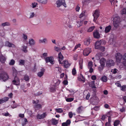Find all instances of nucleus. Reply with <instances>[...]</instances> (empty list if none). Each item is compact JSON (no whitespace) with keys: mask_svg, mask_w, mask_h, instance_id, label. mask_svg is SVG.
I'll return each mask as SVG.
<instances>
[{"mask_svg":"<svg viewBox=\"0 0 126 126\" xmlns=\"http://www.w3.org/2000/svg\"><path fill=\"white\" fill-rule=\"evenodd\" d=\"M20 80L19 78L17 76L14 77L13 80L12 81V83L13 85L18 86L20 85Z\"/></svg>","mask_w":126,"mask_h":126,"instance_id":"4","label":"nucleus"},{"mask_svg":"<svg viewBox=\"0 0 126 126\" xmlns=\"http://www.w3.org/2000/svg\"><path fill=\"white\" fill-rule=\"evenodd\" d=\"M27 46H23V51L25 53H26L27 52Z\"/></svg>","mask_w":126,"mask_h":126,"instance_id":"48","label":"nucleus"},{"mask_svg":"<svg viewBox=\"0 0 126 126\" xmlns=\"http://www.w3.org/2000/svg\"><path fill=\"white\" fill-rule=\"evenodd\" d=\"M83 108L82 106H81L78 108L77 109V111L78 113H80L83 110Z\"/></svg>","mask_w":126,"mask_h":126,"instance_id":"24","label":"nucleus"},{"mask_svg":"<svg viewBox=\"0 0 126 126\" xmlns=\"http://www.w3.org/2000/svg\"><path fill=\"white\" fill-rule=\"evenodd\" d=\"M64 66L65 68H67L70 65V64L67 60H65L64 62Z\"/></svg>","mask_w":126,"mask_h":126,"instance_id":"22","label":"nucleus"},{"mask_svg":"<svg viewBox=\"0 0 126 126\" xmlns=\"http://www.w3.org/2000/svg\"><path fill=\"white\" fill-rule=\"evenodd\" d=\"M93 66V63L92 61H90L88 63V68H90L92 67Z\"/></svg>","mask_w":126,"mask_h":126,"instance_id":"37","label":"nucleus"},{"mask_svg":"<svg viewBox=\"0 0 126 126\" xmlns=\"http://www.w3.org/2000/svg\"><path fill=\"white\" fill-rule=\"evenodd\" d=\"M89 86L91 87L93 89L96 88V87L95 86L94 83V81H91L89 83Z\"/></svg>","mask_w":126,"mask_h":126,"instance_id":"20","label":"nucleus"},{"mask_svg":"<svg viewBox=\"0 0 126 126\" xmlns=\"http://www.w3.org/2000/svg\"><path fill=\"white\" fill-rule=\"evenodd\" d=\"M85 80V78L83 75H81L79 76V81H84Z\"/></svg>","mask_w":126,"mask_h":126,"instance_id":"34","label":"nucleus"},{"mask_svg":"<svg viewBox=\"0 0 126 126\" xmlns=\"http://www.w3.org/2000/svg\"><path fill=\"white\" fill-rule=\"evenodd\" d=\"M94 109L95 111H98L99 109V107L97 106L95 107L94 108Z\"/></svg>","mask_w":126,"mask_h":126,"instance_id":"59","label":"nucleus"},{"mask_svg":"<svg viewBox=\"0 0 126 126\" xmlns=\"http://www.w3.org/2000/svg\"><path fill=\"white\" fill-rule=\"evenodd\" d=\"M100 11L98 9L94 10L93 13V16L94 17L93 21L95 22H96L100 15Z\"/></svg>","mask_w":126,"mask_h":126,"instance_id":"2","label":"nucleus"},{"mask_svg":"<svg viewBox=\"0 0 126 126\" xmlns=\"http://www.w3.org/2000/svg\"><path fill=\"white\" fill-rule=\"evenodd\" d=\"M19 65H24L25 61L23 60H20L19 61Z\"/></svg>","mask_w":126,"mask_h":126,"instance_id":"27","label":"nucleus"},{"mask_svg":"<svg viewBox=\"0 0 126 126\" xmlns=\"http://www.w3.org/2000/svg\"><path fill=\"white\" fill-rule=\"evenodd\" d=\"M105 48L104 47L100 46L98 49L100 50L102 52H103L105 51Z\"/></svg>","mask_w":126,"mask_h":126,"instance_id":"50","label":"nucleus"},{"mask_svg":"<svg viewBox=\"0 0 126 126\" xmlns=\"http://www.w3.org/2000/svg\"><path fill=\"white\" fill-rule=\"evenodd\" d=\"M45 60L47 63L50 62L52 64H54V58L52 56H50L46 58H45Z\"/></svg>","mask_w":126,"mask_h":126,"instance_id":"7","label":"nucleus"},{"mask_svg":"<svg viewBox=\"0 0 126 126\" xmlns=\"http://www.w3.org/2000/svg\"><path fill=\"white\" fill-rule=\"evenodd\" d=\"M106 62V60L104 58H102L100 60V63L101 66L104 67L105 65V62Z\"/></svg>","mask_w":126,"mask_h":126,"instance_id":"16","label":"nucleus"},{"mask_svg":"<svg viewBox=\"0 0 126 126\" xmlns=\"http://www.w3.org/2000/svg\"><path fill=\"white\" fill-rule=\"evenodd\" d=\"M13 76L15 77L17 76V75L18 73L17 71L15 68H13Z\"/></svg>","mask_w":126,"mask_h":126,"instance_id":"26","label":"nucleus"},{"mask_svg":"<svg viewBox=\"0 0 126 126\" xmlns=\"http://www.w3.org/2000/svg\"><path fill=\"white\" fill-rule=\"evenodd\" d=\"M23 38L25 40H26L27 39V36L24 34H23Z\"/></svg>","mask_w":126,"mask_h":126,"instance_id":"52","label":"nucleus"},{"mask_svg":"<svg viewBox=\"0 0 126 126\" xmlns=\"http://www.w3.org/2000/svg\"><path fill=\"white\" fill-rule=\"evenodd\" d=\"M82 21H79L77 22V25L78 27H79L80 26L82 25Z\"/></svg>","mask_w":126,"mask_h":126,"instance_id":"43","label":"nucleus"},{"mask_svg":"<svg viewBox=\"0 0 126 126\" xmlns=\"http://www.w3.org/2000/svg\"><path fill=\"white\" fill-rule=\"evenodd\" d=\"M54 49L56 51L59 52L60 51V48L59 47H57L56 46L55 47Z\"/></svg>","mask_w":126,"mask_h":126,"instance_id":"56","label":"nucleus"},{"mask_svg":"<svg viewBox=\"0 0 126 126\" xmlns=\"http://www.w3.org/2000/svg\"><path fill=\"white\" fill-rule=\"evenodd\" d=\"M78 54H74L73 56V59L75 61L77 60L78 59Z\"/></svg>","mask_w":126,"mask_h":126,"instance_id":"39","label":"nucleus"},{"mask_svg":"<svg viewBox=\"0 0 126 126\" xmlns=\"http://www.w3.org/2000/svg\"><path fill=\"white\" fill-rule=\"evenodd\" d=\"M68 115L70 118H71L73 115L72 113L71 112H69L68 113Z\"/></svg>","mask_w":126,"mask_h":126,"instance_id":"53","label":"nucleus"},{"mask_svg":"<svg viewBox=\"0 0 126 126\" xmlns=\"http://www.w3.org/2000/svg\"><path fill=\"white\" fill-rule=\"evenodd\" d=\"M92 0H86L82 2V3L83 4H86L90 2Z\"/></svg>","mask_w":126,"mask_h":126,"instance_id":"38","label":"nucleus"},{"mask_svg":"<svg viewBox=\"0 0 126 126\" xmlns=\"http://www.w3.org/2000/svg\"><path fill=\"white\" fill-rule=\"evenodd\" d=\"M121 90L123 91H125L126 89V85H124L122 86H121Z\"/></svg>","mask_w":126,"mask_h":126,"instance_id":"49","label":"nucleus"},{"mask_svg":"<svg viewBox=\"0 0 126 126\" xmlns=\"http://www.w3.org/2000/svg\"><path fill=\"white\" fill-rule=\"evenodd\" d=\"M8 97H4L0 99V104L6 102L9 99Z\"/></svg>","mask_w":126,"mask_h":126,"instance_id":"12","label":"nucleus"},{"mask_svg":"<svg viewBox=\"0 0 126 126\" xmlns=\"http://www.w3.org/2000/svg\"><path fill=\"white\" fill-rule=\"evenodd\" d=\"M92 79L93 80H95L96 79V78L95 75H93L91 77Z\"/></svg>","mask_w":126,"mask_h":126,"instance_id":"62","label":"nucleus"},{"mask_svg":"<svg viewBox=\"0 0 126 126\" xmlns=\"http://www.w3.org/2000/svg\"><path fill=\"white\" fill-rule=\"evenodd\" d=\"M90 39L89 38H87L85 39L84 41V44L85 45L88 46L90 43Z\"/></svg>","mask_w":126,"mask_h":126,"instance_id":"18","label":"nucleus"},{"mask_svg":"<svg viewBox=\"0 0 126 126\" xmlns=\"http://www.w3.org/2000/svg\"><path fill=\"white\" fill-rule=\"evenodd\" d=\"M85 11H83L81 13V14L79 16V18H81L82 17L84 16L85 15Z\"/></svg>","mask_w":126,"mask_h":126,"instance_id":"45","label":"nucleus"},{"mask_svg":"<svg viewBox=\"0 0 126 126\" xmlns=\"http://www.w3.org/2000/svg\"><path fill=\"white\" fill-rule=\"evenodd\" d=\"M24 79L26 81H29V77L27 75H25L24 77Z\"/></svg>","mask_w":126,"mask_h":126,"instance_id":"44","label":"nucleus"},{"mask_svg":"<svg viewBox=\"0 0 126 126\" xmlns=\"http://www.w3.org/2000/svg\"><path fill=\"white\" fill-rule=\"evenodd\" d=\"M56 4L57 5V7H60L62 4V0H59L57 1Z\"/></svg>","mask_w":126,"mask_h":126,"instance_id":"23","label":"nucleus"},{"mask_svg":"<svg viewBox=\"0 0 126 126\" xmlns=\"http://www.w3.org/2000/svg\"><path fill=\"white\" fill-rule=\"evenodd\" d=\"M15 62L14 60L13 59H12L11 60L9 64L10 65H13L14 64Z\"/></svg>","mask_w":126,"mask_h":126,"instance_id":"47","label":"nucleus"},{"mask_svg":"<svg viewBox=\"0 0 126 126\" xmlns=\"http://www.w3.org/2000/svg\"><path fill=\"white\" fill-rule=\"evenodd\" d=\"M95 26H93L90 27L88 30L87 32H91L94 29Z\"/></svg>","mask_w":126,"mask_h":126,"instance_id":"33","label":"nucleus"},{"mask_svg":"<svg viewBox=\"0 0 126 126\" xmlns=\"http://www.w3.org/2000/svg\"><path fill=\"white\" fill-rule=\"evenodd\" d=\"M58 58L59 63L60 64H62L61 62L63 60V57L62 55L61 52H60L58 54Z\"/></svg>","mask_w":126,"mask_h":126,"instance_id":"10","label":"nucleus"},{"mask_svg":"<svg viewBox=\"0 0 126 126\" xmlns=\"http://www.w3.org/2000/svg\"><path fill=\"white\" fill-rule=\"evenodd\" d=\"M124 61L123 62V63L125 66H126V60H123Z\"/></svg>","mask_w":126,"mask_h":126,"instance_id":"64","label":"nucleus"},{"mask_svg":"<svg viewBox=\"0 0 126 126\" xmlns=\"http://www.w3.org/2000/svg\"><path fill=\"white\" fill-rule=\"evenodd\" d=\"M120 121L119 120H115L114 122L113 125L114 126H118L119 123Z\"/></svg>","mask_w":126,"mask_h":126,"instance_id":"32","label":"nucleus"},{"mask_svg":"<svg viewBox=\"0 0 126 126\" xmlns=\"http://www.w3.org/2000/svg\"><path fill=\"white\" fill-rule=\"evenodd\" d=\"M5 45L6 46H8L9 47H15L14 45L10 43L9 41H6L5 42Z\"/></svg>","mask_w":126,"mask_h":126,"instance_id":"21","label":"nucleus"},{"mask_svg":"<svg viewBox=\"0 0 126 126\" xmlns=\"http://www.w3.org/2000/svg\"><path fill=\"white\" fill-rule=\"evenodd\" d=\"M44 74V71H41L38 72L37 74V76H38L40 77H41Z\"/></svg>","mask_w":126,"mask_h":126,"instance_id":"36","label":"nucleus"},{"mask_svg":"<svg viewBox=\"0 0 126 126\" xmlns=\"http://www.w3.org/2000/svg\"><path fill=\"white\" fill-rule=\"evenodd\" d=\"M56 112L58 113H62L63 112V110L61 108L56 109H55Z\"/></svg>","mask_w":126,"mask_h":126,"instance_id":"42","label":"nucleus"},{"mask_svg":"<svg viewBox=\"0 0 126 126\" xmlns=\"http://www.w3.org/2000/svg\"><path fill=\"white\" fill-rule=\"evenodd\" d=\"M110 122H107L105 124V126H110Z\"/></svg>","mask_w":126,"mask_h":126,"instance_id":"63","label":"nucleus"},{"mask_svg":"<svg viewBox=\"0 0 126 126\" xmlns=\"http://www.w3.org/2000/svg\"><path fill=\"white\" fill-rule=\"evenodd\" d=\"M65 123L68 125H69L71 123V121L70 120H68L66 121Z\"/></svg>","mask_w":126,"mask_h":126,"instance_id":"54","label":"nucleus"},{"mask_svg":"<svg viewBox=\"0 0 126 126\" xmlns=\"http://www.w3.org/2000/svg\"><path fill=\"white\" fill-rule=\"evenodd\" d=\"M39 102V100L38 99H37L36 101L34 100H33L32 103L33 104H38Z\"/></svg>","mask_w":126,"mask_h":126,"instance_id":"51","label":"nucleus"},{"mask_svg":"<svg viewBox=\"0 0 126 126\" xmlns=\"http://www.w3.org/2000/svg\"><path fill=\"white\" fill-rule=\"evenodd\" d=\"M83 59L80 58L79 60V67L81 69H82L83 68Z\"/></svg>","mask_w":126,"mask_h":126,"instance_id":"17","label":"nucleus"},{"mask_svg":"<svg viewBox=\"0 0 126 126\" xmlns=\"http://www.w3.org/2000/svg\"><path fill=\"white\" fill-rule=\"evenodd\" d=\"M104 67L103 66H101V65H100L98 69L99 70L101 71L103 69Z\"/></svg>","mask_w":126,"mask_h":126,"instance_id":"58","label":"nucleus"},{"mask_svg":"<svg viewBox=\"0 0 126 126\" xmlns=\"http://www.w3.org/2000/svg\"><path fill=\"white\" fill-rule=\"evenodd\" d=\"M121 13L122 15L125 14L126 13V9L124 8L121 11Z\"/></svg>","mask_w":126,"mask_h":126,"instance_id":"41","label":"nucleus"},{"mask_svg":"<svg viewBox=\"0 0 126 126\" xmlns=\"http://www.w3.org/2000/svg\"><path fill=\"white\" fill-rule=\"evenodd\" d=\"M101 80L103 81L106 82L107 81V78L106 76H104L102 77L101 79Z\"/></svg>","mask_w":126,"mask_h":126,"instance_id":"29","label":"nucleus"},{"mask_svg":"<svg viewBox=\"0 0 126 126\" xmlns=\"http://www.w3.org/2000/svg\"><path fill=\"white\" fill-rule=\"evenodd\" d=\"M29 43L30 45H33L35 44V42L33 39H31L29 40Z\"/></svg>","mask_w":126,"mask_h":126,"instance_id":"31","label":"nucleus"},{"mask_svg":"<svg viewBox=\"0 0 126 126\" xmlns=\"http://www.w3.org/2000/svg\"><path fill=\"white\" fill-rule=\"evenodd\" d=\"M80 9V7L77 5L76 8L75 10L76 11L79 12Z\"/></svg>","mask_w":126,"mask_h":126,"instance_id":"55","label":"nucleus"},{"mask_svg":"<svg viewBox=\"0 0 126 126\" xmlns=\"http://www.w3.org/2000/svg\"><path fill=\"white\" fill-rule=\"evenodd\" d=\"M47 113L46 112H44L42 114L39 113L36 116L37 118L38 119H43L44 118L47 116Z\"/></svg>","mask_w":126,"mask_h":126,"instance_id":"6","label":"nucleus"},{"mask_svg":"<svg viewBox=\"0 0 126 126\" xmlns=\"http://www.w3.org/2000/svg\"><path fill=\"white\" fill-rule=\"evenodd\" d=\"M93 35L94 37L95 38H98L100 37V35L97 30L93 32Z\"/></svg>","mask_w":126,"mask_h":126,"instance_id":"15","label":"nucleus"},{"mask_svg":"<svg viewBox=\"0 0 126 126\" xmlns=\"http://www.w3.org/2000/svg\"><path fill=\"white\" fill-rule=\"evenodd\" d=\"M37 4V3H32V6L33 8H35L36 7V5Z\"/></svg>","mask_w":126,"mask_h":126,"instance_id":"60","label":"nucleus"},{"mask_svg":"<svg viewBox=\"0 0 126 126\" xmlns=\"http://www.w3.org/2000/svg\"><path fill=\"white\" fill-rule=\"evenodd\" d=\"M23 120V122H22V126H25L26 125L27 123L28 122V121L26 118H24Z\"/></svg>","mask_w":126,"mask_h":126,"instance_id":"30","label":"nucleus"},{"mask_svg":"<svg viewBox=\"0 0 126 126\" xmlns=\"http://www.w3.org/2000/svg\"><path fill=\"white\" fill-rule=\"evenodd\" d=\"M91 52V50L90 48L88 47L86 48L83 50V55L85 56H88Z\"/></svg>","mask_w":126,"mask_h":126,"instance_id":"9","label":"nucleus"},{"mask_svg":"<svg viewBox=\"0 0 126 126\" xmlns=\"http://www.w3.org/2000/svg\"><path fill=\"white\" fill-rule=\"evenodd\" d=\"M90 96V93H89L86 96V99L87 100H88Z\"/></svg>","mask_w":126,"mask_h":126,"instance_id":"61","label":"nucleus"},{"mask_svg":"<svg viewBox=\"0 0 126 126\" xmlns=\"http://www.w3.org/2000/svg\"><path fill=\"white\" fill-rule=\"evenodd\" d=\"M111 29V27L110 25L107 26L105 28L104 32L106 33L110 32Z\"/></svg>","mask_w":126,"mask_h":126,"instance_id":"14","label":"nucleus"},{"mask_svg":"<svg viewBox=\"0 0 126 126\" xmlns=\"http://www.w3.org/2000/svg\"><path fill=\"white\" fill-rule=\"evenodd\" d=\"M51 122L52 125H56L58 123V121L55 119H53L51 120Z\"/></svg>","mask_w":126,"mask_h":126,"instance_id":"25","label":"nucleus"},{"mask_svg":"<svg viewBox=\"0 0 126 126\" xmlns=\"http://www.w3.org/2000/svg\"><path fill=\"white\" fill-rule=\"evenodd\" d=\"M102 42L101 40L99 41H97L96 42L95 44V49H98L100 48V47L101 45L102 44Z\"/></svg>","mask_w":126,"mask_h":126,"instance_id":"11","label":"nucleus"},{"mask_svg":"<svg viewBox=\"0 0 126 126\" xmlns=\"http://www.w3.org/2000/svg\"><path fill=\"white\" fill-rule=\"evenodd\" d=\"M34 108L38 110L42 108V106L40 104H35V105H34Z\"/></svg>","mask_w":126,"mask_h":126,"instance_id":"19","label":"nucleus"},{"mask_svg":"<svg viewBox=\"0 0 126 126\" xmlns=\"http://www.w3.org/2000/svg\"><path fill=\"white\" fill-rule=\"evenodd\" d=\"M76 71L75 68H74L73 69L72 71V74L74 75H75L76 73Z\"/></svg>","mask_w":126,"mask_h":126,"instance_id":"46","label":"nucleus"},{"mask_svg":"<svg viewBox=\"0 0 126 126\" xmlns=\"http://www.w3.org/2000/svg\"><path fill=\"white\" fill-rule=\"evenodd\" d=\"M106 66L108 67H111L115 65V63L113 60L111 59H108L106 62Z\"/></svg>","mask_w":126,"mask_h":126,"instance_id":"5","label":"nucleus"},{"mask_svg":"<svg viewBox=\"0 0 126 126\" xmlns=\"http://www.w3.org/2000/svg\"><path fill=\"white\" fill-rule=\"evenodd\" d=\"M6 58L5 56L1 54L0 55V61L2 63H5Z\"/></svg>","mask_w":126,"mask_h":126,"instance_id":"13","label":"nucleus"},{"mask_svg":"<svg viewBox=\"0 0 126 126\" xmlns=\"http://www.w3.org/2000/svg\"><path fill=\"white\" fill-rule=\"evenodd\" d=\"M115 57L116 61L120 62L122 59L123 58L122 55L120 53H117L116 54Z\"/></svg>","mask_w":126,"mask_h":126,"instance_id":"8","label":"nucleus"},{"mask_svg":"<svg viewBox=\"0 0 126 126\" xmlns=\"http://www.w3.org/2000/svg\"><path fill=\"white\" fill-rule=\"evenodd\" d=\"M110 1L111 3L112 6H114V5L115 0H110Z\"/></svg>","mask_w":126,"mask_h":126,"instance_id":"57","label":"nucleus"},{"mask_svg":"<svg viewBox=\"0 0 126 126\" xmlns=\"http://www.w3.org/2000/svg\"><path fill=\"white\" fill-rule=\"evenodd\" d=\"M74 98H65L66 101L67 102H71L74 100Z\"/></svg>","mask_w":126,"mask_h":126,"instance_id":"35","label":"nucleus"},{"mask_svg":"<svg viewBox=\"0 0 126 126\" xmlns=\"http://www.w3.org/2000/svg\"><path fill=\"white\" fill-rule=\"evenodd\" d=\"M9 78V76L6 72H3L0 74V79H2L3 81H6Z\"/></svg>","mask_w":126,"mask_h":126,"instance_id":"3","label":"nucleus"},{"mask_svg":"<svg viewBox=\"0 0 126 126\" xmlns=\"http://www.w3.org/2000/svg\"><path fill=\"white\" fill-rule=\"evenodd\" d=\"M120 22V18L119 16H117L114 18L113 20V24L114 27L117 28L119 26Z\"/></svg>","mask_w":126,"mask_h":126,"instance_id":"1","label":"nucleus"},{"mask_svg":"<svg viewBox=\"0 0 126 126\" xmlns=\"http://www.w3.org/2000/svg\"><path fill=\"white\" fill-rule=\"evenodd\" d=\"M37 1L42 4H45L47 3V0H37Z\"/></svg>","mask_w":126,"mask_h":126,"instance_id":"28","label":"nucleus"},{"mask_svg":"<svg viewBox=\"0 0 126 126\" xmlns=\"http://www.w3.org/2000/svg\"><path fill=\"white\" fill-rule=\"evenodd\" d=\"M10 25V24L9 23L7 22H6L1 24V25L3 27H4L6 26H9Z\"/></svg>","mask_w":126,"mask_h":126,"instance_id":"40","label":"nucleus"}]
</instances>
